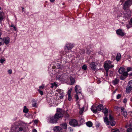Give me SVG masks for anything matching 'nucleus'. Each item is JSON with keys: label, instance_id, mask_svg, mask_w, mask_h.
Wrapping results in <instances>:
<instances>
[{"label": "nucleus", "instance_id": "nucleus-47", "mask_svg": "<svg viewBox=\"0 0 132 132\" xmlns=\"http://www.w3.org/2000/svg\"><path fill=\"white\" fill-rule=\"evenodd\" d=\"M36 103L35 102L34 104H32V106L33 107H35L36 106Z\"/></svg>", "mask_w": 132, "mask_h": 132}, {"label": "nucleus", "instance_id": "nucleus-30", "mask_svg": "<svg viewBox=\"0 0 132 132\" xmlns=\"http://www.w3.org/2000/svg\"><path fill=\"white\" fill-rule=\"evenodd\" d=\"M84 107H82L81 109H80V110L79 111V113L80 114H82V113L83 112V111H84Z\"/></svg>", "mask_w": 132, "mask_h": 132}, {"label": "nucleus", "instance_id": "nucleus-31", "mask_svg": "<svg viewBox=\"0 0 132 132\" xmlns=\"http://www.w3.org/2000/svg\"><path fill=\"white\" fill-rule=\"evenodd\" d=\"M102 112L105 114L107 113L108 112V110L107 108H105L103 109Z\"/></svg>", "mask_w": 132, "mask_h": 132}, {"label": "nucleus", "instance_id": "nucleus-5", "mask_svg": "<svg viewBox=\"0 0 132 132\" xmlns=\"http://www.w3.org/2000/svg\"><path fill=\"white\" fill-rule=\"evenodd\" d=\"M69 124L71 126L74 127L78 125V122L76 119H74L70 120Z\"/></svg>", "mask_w": 132, "mask_h": 132}, {"label": "nucleus", "instance_id": "nucleus-22", "mask_svg": "<svg viewBox=\"0 0 132 132\" xmlns=\"http://www.w3.org/2000/svg\"><path fill=\"white\" fill-rule=\"evenodd\" d=\"M104 122L107 125H109V120L107 117L104 118Z\"/></svg>", "mask_w": 132, "mask_h": 132}, {"label": "nucleus", "instance_id": "nucleus-57", "mask_svg": "<svg viewBox=\"0 0 132 132\" xmlns=\"http://www.w3.org/2000/svg\"><path fill=\"white\" fill-rule=\"evenodd\" d=\"M22 10H23V11H23V10L24 9L23 7H22Z\"/></svg>", "mask_w": 132, "mask_h": 132}, {"label": "nucleus", "instance_id": "nucleus-36", "mask_svg": "<svg viewBox=\"0 0 132 132\" xmlns=\"http://www.w3.org/2000/svg\"><path fill=\"white\" fill-rule=\"evenodd\" d=\"M71 90H72L71 89H70L69 90H68V94H67L68 96L70 95V93H71Z\"/></svg>", "mask_w": 132, "mask_h": 132}, {"label": "nucleus", "instance_id": "nucleus-28", "mask_svg": "<svg viewBox=\"0 0 132 132\" xmlns=\"http://www.w3.org/2000/svg\"><path fill=\"white\" fill-rule=\"evenodd\" d=\"M91 110L94 113H97L96 109H95V108L94 107L92 106L91 108Z\"/></svg>", "mask_w": 132, "mask_h": 132}, {"label": "nucleus", "instance_id": "nucleus-6", "mask_svg": "<svg viewBox=\"0 0 132 132\" xmlns=\"http://www.w3.org/2000/svg\"><path fill=\"white\" fill-rule=\"evenodd\" d=\"M109 125L110 124L111 126H114L116 125V122L114 120V119L113 117L110 114L109 116Z\"/></svg>", "mask_w": 132, "mask_h": 132}, {"label": "nucleus", "instance_id": "nucleus-54", "mask_svg": "<svg viewBox=\"0 0 132 132\" xmlns=\"http://www.w3.org/2000/svg\"><path fill=\"white\" fill-rule=\"evenodd\" d=\"M14 26L13 24H12L11 25V27H13Z\"/></svg>", "mask_w": 132, "mask_h": 132}, {"label": "nucleus", "instance_id": "nucleus-15", "mask_svg": "<svg viewBox=\"0 0 132 132\" xmlns=\"http://www.w3.org/2000/svg\"><path fill=\"white\" fill-rule=\"evenodd\" d=\"M53 130L54 131H61L62 130V128L60 127L59 126H55L53 129Z\"/></svg>", "mask_w": 132, "mask_h": 132}, {"label": "nucleus", "instance_id": "nucleus-8", "mask_svg": "<svg viewBox=\"0 0 132 132\" xmlns=\"http://www.w3.org/2000/svg\"><path fill=\"white\" fill-rule=\"evenodd\" d=\"M131 90H132V82L130 81L129 82L128 85L126 88V92L129 93Z\"/></svg>", "mask_w": 132, "mask_h": 132}, {"label": "nucleus", "instance_id": "nucleus-39", "mask_svg": "<svg viewBox=\"0 0 132 132\" xmlns=\"http://www.w3.org/2000/svg\"><path fill=\"white\" fill-rule=\"evenodd\" d=\"M68 96V100H69L70 101H71V100H72V98L71 97V95H69V96Z\"/></svg>", "mask_w": 132, "mask_h": 132}, {"label": "nucleus", "instance_id": "nucleus-12", "mask_svg": "<svg viewBox=\"0 0 132 132\" xmlns=\"http://www.w3.org/2000/svg\"><path fill=\"white\" fill-rule=\"evenodd\" d=\"M96 65L95 62H92L89 64V67L91 68L93 70H96Z\"/></svg>", "mask_w": 132, "mask_h": 132}, {"label": "nucleus", "instance_id": "nucleus-4", "mask_svg": "<svg viewBox=\"0 0 132 132\" xmlns=\"http://www.w3.org/2000/svg\"><path fill=\"white\" fill-rule=\"evenodd\" d=\"M132 4V0H128L126 1L123 5V9L125 10H128Z\"/></svg>", "mask_w": 132, "mask_h": 132}, {"label": "nucleus", "instance_id": "nucleus-46", "mask_svg": "<svg viewBox=\"0 0 132 132\" xmlns=\"http://www.w3.org/2000/svg\"><path fill=\"white\" fill-rule=\"evenodd\" d=\"M75 97L76 98L77 100L79 99V97L78 95H76L75 96Z\"/></svg>", "mask_w": 132, "mask_h": 132}, {"label": "nucleus", "instance_id": "nucleus-45", "mask_svg": "<svg viewBox=\"0 0 132 132\" xmlns=\"http://www.w3.org/2000/svg\"><path fill=\"white\" fill-rule=\"evenodd\" d=\"M127 100L126 98H125L123 100V102L125 103H126L127 102Z\"/></svg>", "mask_w": 132, "mask_h": 132}, {"label": "nucleus", "instance_id": "nucleus-14", "mask_svg": "<svg viewBox=\"0 0 132 132\" xmlns=\"http://www.w3.org/2000/svg\"><path fill=\"white\" fill-rule=\"evenodd\" d=\"M121 110L123 115L125 117H126L127 115V114L125 108L123 107L121 108Z\"/></svg>", "mask_w": 132, "mask_h": 132}, {"label": "nucleus", "instance_id": "nucleus-18", "mask_svg": "<svg viewBox=\"0 0 132 132\" xmlns=\"http://www.w3.org/2000/svg\"><path fill=\"white\" fill-rule=\"evenodd\" d=\"M70 85H72L74 84L75 82V80L74 78L71 76L70 77Z\"/></svg>", "mask_w": 132, "mask_h": 132}, {"label": "nucleus", "instance_id": "nucleus-60", "mask_svg": "<svg viewBox=\"0 0 132 132\" xmlns=\"http://www.w3.org/2000/svg\"><path fill=\"white\" fill-rule=\"evenodd\" d=\"M131 75L132 76V73L131 74Z\"/></svg>", "mask_w": 132, "mask_h": 132}, {"label": "nucleus", "instance_id": "nucleus-13", "mask_svg": "<svg viewBox=\"0 0 132 132\" xmlns=\"http://www.w3.org/2000/svg\"><path fill=\"white\" fill-rule=\"evenodd\" d=\"M4 41L3 44L5 43L6 45L10 43V39L8 37H6L3 38Z\"/></svg>", "mask_w": 132, "mask_h": 132}, {"label": "nucleus", "instance_id": "nucleus-25", "mask_svg": "<svg viewBox=\"0 0 132 132\" xmlns=\"http://www.w3.org/2000/svg\"><path fill=\"white\" fill-rule=\"evenodd\" d=\"M121 54L120 53H117L116 57V59L118 61H119L120 60L121 57Z\"/></svg>", "mask_w": 132, "mask_h": 132}, {"label": "nucleus", "instance_id": "nucleus-1", "mask_svg": "<svg viewBox=\"0 0 132 132\" xmlns=\"http://www.w3.org/2000/svg\"><path fill=\"white\" fill-rule=\"evenodd\" d=\"M63 116V114L61 109H57V112L54 115L48 118V122L51 123H56L58 120Z\"/></svg>", "mask_w": 132, "mask_h": 132}, {"label": "nucleus", "instance_id": "nucleus-53", "mask_svg": "<svg viewBox=\"0 0 132 132\" xmlns=\"http://www.w3.org/2000/svg\"><path fill=\"white\" fill-rule=\"evenodd\" d=\"M55 0H50L51 2H53Z\"/></svg>", "mask_w": 132, "mask_h": 132}, {"label": "nucleus", "instance_id": "nucleus-37", "mask_svg": "<svg viewBox=\"0 0 132 132\" xmlns=\"http://www.w3.org/2000/svg\"><path fill=\"white\" fill-rule=\"evenodd\" d=\"M127 132H132V128H129L128 129Z\"/></svg>", "mask_w": 132, "mask_h": 132}, {"label": "nucleus", "instance_id": "nucleus-21", "mask_svg": "<svg viewBox=\"0 0 132 132\" xmlns=\"http://www.w3.org/2000/svg\"><path fill=\"white\" fill-rule=\"evenodd\" d=\"M62 127V128L66 129L67 128V125L66 123H62L60 125Z\"/></svg>", "mask_w": 132, "mask_h": 132}, {"label": "nucleus", "instance_id": "nucleus-29", "mask_svg": "<svg viewBox=\"0 0 132 132\" xmlns=\"http://www.w3.org/2000/svg\"><path fill=\"white\" fill-rule=\"evenodd\" d=\"M122 75L125 77H126V78L127 76L128 75V73L127 72H124L123 73H122Z\"/></svg>", "mask_w": 132, "mask_h": 132}, {"label": "nucleus", "instance_id": "nucleus-58", "mask_svg": "<svg viewBox=\"0 0 132 132\" xmlns=\"http://www.w3.org/2000/svg\"><path fill=\"white\" fill-rule=\"evenodd\" d=\"M116 92V91H114V92H113V93H115Z\"/></svg>", "mask_w": 132, "mask_h": 132}, {"label": "nucleus", "instance_id": "nucleus-17", "mask_svg": "<svg viewBox=\"0 0 132 132\" xmlns=\"http://www.w3.org/2000/svg\"><path fill=\"white\" fill-rule=\"evenodd\" d=\"M103 105L102 104H100L96 107L97 113L98 112V111H101L103 109Z\"/></svg>", "mask_w": 132, "mask_h": 132}, {"label": "nucleus", "instance_id": "nucleus-11", "mask_svg": "<svg viewBox=\"0 0 132 132\" xmlns=\"http://www.w3.org/2000/svg\"><path fill=\"white\" fill-rule=\"evenodd\" d=\"M117 34L121 36H123L125 35V33L122 31V30L119 29L117 30L116 31Z\"/></svg>", "mask_w": 132, "mask_h": 132}, {"label": "nucleus", "instance_id": "nucleus-20", "mask_svg": "<svg viewBox=\"0 0 132 132\" xmlns=\"http://www.w3.org/2000/svg\"><path fill=\"white\" fill-rule=\"evenodd\" d=\"M125 71V69L123 67H120L118 71L119 72L120 74L123 73Z\"/></svg>", "mask_w": 132, "mask_h": 132}, {"label": "nucleus", "instance_id": "nucleus-44", "mask_svg": "<svg viewBox=\"0 0 132 132\" xmlns=\"http://www.w3.org/2000/svg\"><path fill=\"white\" fill-rule=\"evenodd\" d=\"M91 51L90 50H87V54H89L90 53Z\"/></svg>", "mask_w": 132, "mask_h": 132}, {"label": "nucleus", "instance_id": "nucleus-2", "mask_svg": "<svg viewBox=\"0 0 132 132\" xmlns=\"http://www.w3.org/2000/svg\"><path fill=\"white\" fill-rule=\"evenodd\" d=\"M11 131L13 132H19L23 130L24 126L22 123H20L18 125H14L12 126Z\"/></svg>", "mask_w": 132, "mask_h": 132}, {"label": "nucleus", "instance_id": "nucleus-32", "mask_svg": "<svg viewBox=\"0 0 132 132\" xmlns=\"http://www.w3.org/2000/svg\"><path fill=\"white\" fill-rule=\"evenodd\" d=\"M119 130L117 129H112L111 130V132H119Z\"/></svg>", "mask_w": 132, "mask_h": 132}, {"label": "nucleus", "instance_id": "nucleus-55", "mask_svg": "<svg viewBox=\"0 0 132 132\" xmlns=\"http://www.w3.org/2000/svg\"><path fill=\"white\" fill-rule=\"evenodd\" d=\"M121 16V15H118V16H117V17H120V16Z\"/></svg>", "mask_w": 132, "mask_h": 132}, {"label": "nucleus", "instance_id": "nucleus-50", "mask_svg": "<svg viewBox=\"0 0 132 132\" xmlns=\"http://www.w3.org/2000/svg\"><path fill=\"white\" fill-rule=\"evenodd\" d=\"M44 87V86L43 85L40 86L39 87V88H43Z\"/></svg>", "mask_w": 132, "mask_h": 132}, {"label": "nucleus", "instance_id": "nucleus-27", "mask_svg": "<svg viewBox=\"0 0 132 132\" xmlns=\"http://www.w3.org/2000/svg\"><path fill=\"white\" fill-rule=\"evenodd\" d=\"M23 111L25 113H27L28 112V109L27 108L26 106H25L24 107V109Z\"/></svg>", "mask_w": 132, "mask_h": 132}, {"label": "nucleus", "instance_id": "nucleus-51", "mask_svg": "<svg viewBox=\"0 0 132 132\" xmlns=\"http://www.w3.org/2000/svg\"><path fill=\"white\" fill-rule=\"evenodd\" d=\"M32 132H37V131L36 129H34L32 130Z\"/></svg>", "mask_w": 132, "mask_h": 132}, {"label": "nucleus", "instance_id": "nucleus-52", "mask_svg": "<svg viewBox=\"0 0 132 132\" xmlns=\"http://www.w3.org/2000/svg\"><path fill=\"white\" fill-rule=\"evenodd\" d=\"M13 28L14 29V30H16V28L15 26H14V27H13Z\"/></svg>", "mask_w": 132, "mask_h": 132}, {"label": "nucleus", "instance_id": "nucleus-62", "mask_svg": "<svg viewBox=\"0 0 132 132\" xmlns=\"http://www.w3.org/2000/svg\"><path fill=\"white\" fill-rule=\"evenodd\" d=\"M59 78H59L60 79H61V78H60V77H59Z\"/></svg>", "mask_w": 132, "mask_h": 132}, {"label": "nucleus", "instance_id": "nucleus-48", "mask_svg": "<svg viewBox=\"0 0 132 132\" xmlns=\"http://www.w3.org/2000/svg\"><path fill=\"white\" fill-rule=\"evenodd\" d=\"M129 24H132V18H131L130 20V21L129 22Z\"/></svg>", "mask_w": 132, "mask_h": 132}, {"label": "nucleus", "instance_id": "nucleus-61", "mask_svg": "<svg viewBox=\"0 0 132 132\" xmlns=\"http://www.w3.org/2000/svg\"><path fill=\"white\" fill-rule=\"evenodd\" d=\"M51 87L53 88V86H51Z\"/></svg>", "mask_w": 132, "mask_h": 132}, {"label": "nucleus", "instance_id": "nucleus-26", "mask_svg": "<svg viewBox=\"0 0 132 132\" xmlns=\"http://www.w3.org/2000/svg\"><path fill=\"white\" fill-rule=\"evenodd\" d=\"M119 80L117 78L115 79L113 81V84L114 85H116L118 84V82H119Z\"/></svg>", "mask_w": 132, "mask_h": 132}, {"label": "nucleus", "instance_id": "nucleus-19", "mask_svg": "<svg viewBox=\"0 0 132 132\" xmlns=\"http://www.w3.org/2000/svg\"><path fill=\"white\" fill-rule=\"evenodd\" d=\"M2 35V33L0 32V46L2 45H3V38H1V37Z\"/></svg>", "mask_w": 132, "mask_h": 132}, {"label": "nucleus", "instance_id": "nucleus-9", "mask_svg": "<svg viewBox=\"0 0 132 132\" xmlns=\"http://www.w3.org/2000/svg\"><path fill=\"white\" fill-rule=\"evenodd\" d=\"M131 12L130 11H128L126 12L125 14L124 18L129 19L131 16Z\"/></svg>", "mask_w": 132, "mask_h": 132}, {"label": "nucleus", "instance_id": "nucleus-38", "mask_svg": "<svg viewBox=\"0 0 132 132\" xmlns=\"http://www.w3.org/2000/svg\"><path fill=\"white\" fill-rule=\"evenodd\" d=\"M121 96L120 94H118L117 96V98L118 99L121 97Z\"/></svg>", "mask_w": 132, "mask_h": 132}, {"label": "nucleus", "instance_id": "nucleus-16", "mask_svg": "<svg viewBox=\"0 0 132 132\" xmlns=\"http://www.w3.org/2000/svg\"><path fill=\"white\" fill-rule=\"evenodd\" d=\"M66 47L67 48L68 50H70L74 47L73 44L70 43H68L66 45Z\"/></svg>", "mask_w": 132, "mask_h": 132}, {"label": "nucleus", "instance_id": "nucleus-59", "mask_svg": "<svg viewBox=\"0 0 132 132\" xmlns=\"http://www.w3.org/2000/svg\"><path fill=\"white\" fill-rule=\"evenodd\" d=\"M1 48L0 47V51H1Z\"/></svg>", "mask_w": 132, "mask_h": 132}, {"label": "nucleus", "instance_id": "nucleus-23", "mask_svg": "<svg viewBox=\"0 0 132 132\" xmlns=\"http://www.w3.org/2000/svg\"><path fill=\"white\" fill-rule=\"evenodd\" d=\"M4 13L2 12H0V23L4 18Z\"/></svg>", "mask_w": 132, "mask_h": 132}, {"label": "nucleus", "instance_id": "nucleus-56", "mask_svg": "<svg viewBox=\"0 0 132 132\" xmlns=\"http://www.w3.org/2000/svg\"><path fill=\"white\" fill-rule=\"evenodd\" d=\"M130 101L132 102V96L130 98Z\"/></svg>", "mask_w": 132, "mask_h": 132}, {"label": "nucleus", "instance_id": "nucleus-41", "mask_svg": "<svg viewBox=\"0 0 132 132\" xmlns=\"http://www.w3.org/2000/svg\"><path fill=\"white\" fill-rule=\"evenodd\" d=\"M5 60L3 59H0V62L2 63H3L5 61Z\"/></svg>", "mask_w": 132, "mask_h": 132}, {"label": "nucleus", "instance_id": "nucleus-42", "mask_svg": "<svg viewBox=\"0 0 132 132\" xmlns=\"http://www.w3.org/2000/svg\"><path fill=\"white\" fill-rule=\"evenodd\" d=\"M8 72L10 74H11L12 73V71L10 69L8 70Z\"/></svg>", "mask_w": 132, "mask_h": 132}, {"label": "nucleus", "instance_id": "nucleus-34", "mask_svg": "<svg viewBox=\"0 0 132 132\" xmlns=\"http://www.w3.org/2000/svg\"><path fill=\"white\" fill-rule=\"evenodd\" d=\"M126 78V77H125L122 75H121L120 76V79L121 80H124Z\"/></svg>", "mask_w": 132, "mask_h": 132}, {"label": "nucleus", "instance_id": "nucleus-24", "mask_svg": "<svg viewBox=\"0 0 132 132\" xmlns=\"http://www.w3.org/2000/svg\"><path fill=\"white\" fill-rule=\"evenodd\" d=\"M86 124L87 126L89 127H90L93 125L92 122L90 121L87 122Z\"/></svg>", "mask_w": 132, "mask_h": 132}, {"label": "nucleus", "instance_id": "nucleus-33", "mask_svg": "<svg viewBox=\"0 0 132 132\" xmlns=\"http://www.w3.org/2000/svg\"><path fill=\"white\" fill-rule=\"evenodd\" d=\"M87 68V66L84 65L82 66V68L84 70H85Z\"/></svg>", "mask_w": 132, "mask_h": 132}, {"label": "nucleus", "instance_id": "nucleus-63", "mask_svg": "<svg viewBox=\"0 0 132 132\" xmlns=\"http://www.w3.org/2000/svg\"><path fill=\"white\" fill-rule=\"evenodd\" d=\"M1 7H0V10H1Z\"/></svg>", "mask_w": 132, "mask_h": 132}, {"label": "nucleus", "instance_id": "nucleus-7", "mask_svg": "<svg viewBox=\"0 0 132 132\" xmlns=\"http://www.w3.org/2000/svg\"><path fill=\"white\" fill-rule=\"evenodd\" d=\"M57 92L58 93V96L60 99L63 98L64 95V94L62 90L60 89H58L56 90Z\"/></svg>", "mask_w": 132, "mask_h": 132}, {"label": "nucleus", "instance_id": "nucleus-49", "mask_svg": "<svg viewBox=\"0 0 132 132\" xmlns=\"http://www.w3.org/2000/svg\"><path fill=\"white\" fill-rule=\"evenodd\" d=\"M81 51H82V52H80L82 54H84L85 53V51L84 49H82Z\"/></svg>", "mask_w": 132, "mask_h": 132}, {"label": "nucleus", "instance_id": "nucleus-35", "mask_svg": "<svg viewBox=\"0 0 132 132\" xmlns=\"http://www.w3.org/2000/svg\"><path fill=\"white\" fill-rule=\"evenodd\" d=\"M100 123H99L98 122H96V126L97 127H98L100 125Z\"/></svg>", "mask_w": 132, "mask_h": 132}, {"label": "nucleus", "instance_id": "nucleus-40", "mask_svg": "<svg viewBox=\"0 0 132 132\" xmlns=\"http://www.w3.org/2000/svg\"><path fill=\"white\" fill-rule=\"evenodd\" d=\"M38 91L39 93L41 95H43V91L41 90L40 89H38Z\"/></svg>", "mask_w": 132, "mask_h": 132}, {"label": "nucleus", "instance_id": "nucleus-43", "mask_svg": "<svg viewBox=\"0 0 132 132\" xmlns=\"http://www.w3.org/2000/svg\"><path fill=\"white\" fill-rule=\"evenodd\" d=\"M131 68L128 67L127 68V70L128 72H129L131 70Z\"/></svg>", "mask_w": 132, "mask_h": 132}, {"label": "nucleus", "instance_id": "nucleus-64", "mask_svg": "<svg viewBox=\"0 0 132 132\" xmlns=\"http://www.w3.org/2000/svg\"><path fill=\"white\" fill-rule=\"evenodd\" d=\"M36 122H37V121H36Z\"/></svg>", "mask_w": 132, "mask_h": 132}, {"label": "nucleus", "instance_id": "nucleus-3", "mask_svg": "<svg viewBox=\"0 0 132 132\" xmlns=\"http://www.w3.org/2000/svg\"><path fill=\"white\" fill-rule=\"evenodd\" d=\"M111 62L109 60L106 61L104 64V67L107 73L108 72L110 68L114 67V65L111 64Z\"/></svg>", "mask_w": 132, "mask_h": 132}, {"label": "nucleus", "instance_id": "nucleus-10", "mask_svg": "<svg viewBox=\"0 0 132 132\" xmlns=\"http://www.w3.org/2000/svg\"><path fill=\"white\" fill-rule=\"evenodd\" d=\"M75 90L76 93L77 94H80L81 91V87L77 85L75 86Z\"/></svg>", "mask_w": 132, "mask_h": 132}]
</instances>
